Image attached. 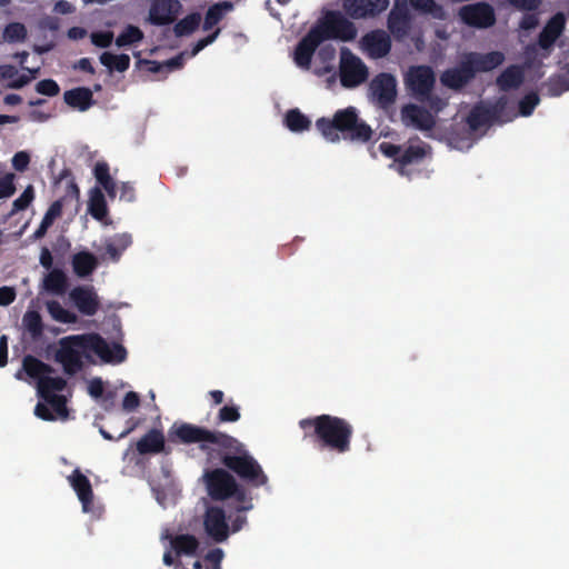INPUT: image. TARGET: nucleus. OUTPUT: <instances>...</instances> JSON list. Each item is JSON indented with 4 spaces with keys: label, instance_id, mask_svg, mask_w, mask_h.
I'll return each mask as SVG.
<instances>
[{
    "label": "nucleus",
    "instance_id": "37",
    "mask_svg": "<svg viewBox=\"0 0 569 569\" xmlns=\"http://www.w3.org/2000/svg\"><path fill=\"white\" fill-rule=\"evenodd\" d=\"M171 545L178 555L193 556L199 548V541L193 535H177Z\"/></svg>",
    "mask_w": 569,
    "mask_h": 569
},
{
    "label": "nucleus",
    "instance_id": "58",
    "mask_svg": "<svg viewBox=\"0 0 569 569\" xmlns=\"http://www.w3.org/2000/svg\"><path fill=\"white\" fill-rule=\"evenodd\" d=\"M88 392L92 398H101L104 392V386L101 378H93L88 386Z\"/></svg>",
    "mask_w": 569,
    "mask_h": 569
},
{
    "label": "nucleus",
    "instance_id": "9",
    "mask_svg": "<svg viewBox=\"0 0 569 569\" xmlns=\"http://www.w3.org/2000/svg\"><path fill=\"white\" fill-rule=\"evenodd\" d=\"M458 17L463 24L476 29H488L497 21L493 7L483 1L460 7Z\"/></svg>",
    "mask_w": 569,
    "mask_h": 569
},
{
    "label": "nucleus",
    "instance_id": "12",
    "mask_svg": "<svg viewBox=\"0 0 569 569\" xmlns=\"http://www.w3.org/2000/svg\"><path fill=\"white\" fill-rule=\"evenodd\" d=\"M405 81L413 97L423 99V97L430 96V91H432L436 82V76L429 66H415L408 70Z\"/></svg>",
    "mask_w": 569,
    "mask_h": 569
},
{
    "label": "nucleus",
    "instance_id": "18",
    "mask_svg": "<svg viewBox=\"0 0 569 569\" xmlns=\"http://www.w3.org/2000/svg\"><path fill=\"white\" fill-rule=\"evenodd\" d=\"M401 120L406 126H413L421 131H429L436 126L435 117L430 111L412 103L402 107Z\"/></svg>",
    "mask_w": 569,
    "mask_h": 569
},
{
    "label": "nucleus",
    "instance_id": "27",
    "mask_svg": "<svg viewBox=\"0 0 569 569\" xmlns=\"http://www.w3.org/2000/svg\"><path fill=\"white\" fill-rule=\"evenodd\" d=\"M525 79L523 70L518 64L507 67L497 78L496 83L501 91L519 88Z\"/></svg>",
    "mask_w": 569,
    "mask_h": 569
},
{
    "label": "nucleus",
    "instance_id": "46",
    "mask_svg": "<svg viewBox=\"0 0 569 569\" xmlns=\"http://www.w3.org/2000/svg\"><path fill=\"white\" fill-rule=\"evenodd\" d=\"M540 98L538 93L530 92L527 93L520 101H519V110L518 114L522 117H529L532 114L535 108L539 104Z\"/></svg>",
    "mask_w": 569,
    "mask_h": 569
},
{
    "label": "nucleus",
    "instance_id": "63",
    "mask_svg": "<svg viewBox=\"0 0 569 569\" xmlns=\"http://www.w3.org/2000/svg\"><path fill=\"white\" fill-rule=\"evenodd\" d=\"M230 498H233L239 503H244L251 500L244 487L238 482L237 488L232 491V496Z\"/></svg>",
    "mask_w": 569,
    "mask_h": 569
},
{
    "label": "nucleus",
    "instance_id": "40",
    "mask_svg": "<svg viewBox=\"0 0 569 569\" xmlns=\"http://www.w3.org/2000/svg\"><path fill=\"white\" fill-rule=\"evenodd\" d=\"M22 323L32 339L37 340L43 335V322L38 311L28 310L23 315Z\"/></svg>",
    "mask_w": 569,
    "mask_h": 569
},
{
    "label": "nucleus",
    "instance_id": "59",
    "mask_svg": "<svg viewBox=\"0 0 569 569\" xmlns=\"http://www.w3.org/2000/svg\"><path fill=\"white\" fill-rule=\"evenodd\" d=\"M34 415L46 421H52L56 419L53 413L51 412L50 408L48 407V403L38 402L34 408Z\"/></svg>",
    "mask_w": 569,
    "mask_h": 569
},
{
    "label": "nucleus",
    "instance_id": "7",
    "mask_svg": "<svg viewBox=\"0 0 569 569\" xmlns=\"http://www.w3.org/2000/svg\"><path fill=\"white\" fill-rule=\"evenodd\" d=\"M379 150L385 157L393 159L401 174L407 166L420 163L431 154V147L418 136L410 138L405 149L401 146L383 141L379 144Z\"/></svg>",
    "mask_w": 569,
    "mask_h": 569
},
{
    "label": "nucleus",
    "instance_id": "45",
    "mask_svg": "<svg viewBox=\"0 0 569 569\" xmlns=\"http://www.w3.org/2000/svg\"><path fill=\"white\" fill-rule=\"evenodd\" d=\"M34 199V189L31 184H29L21 196L17 198L12 203V209L9 212V216L12 217L17 214L20 211L26 210L33 201Z\"/></svg>",
    "mask_w": 569,
    "mask_h": 569
},
{
    "label": "nucleus",
    "instance_id": "62",
    "mask_svg": "<svg viewBox=\"0 0 569 569\" xmlns=\"http://www.w3.org/2000/svg\"><path fill=\"white\" fill-rule=\"evenodd\" d=\"M223 558V551L220 548H214L206 555L204 559L213 565V569H220V563Z\"/></svg>",
    "mask_w": 569,
    "mask_h": 569
},
{
    "label": "nucleus",
    "instance_id": "44",
    "mask_svg": "<svg viewBox=\"0 0 569 569\" xmlns=\"http://www.w3.org/2000/svg\"><path fill=\"white\" fill-rule=\"evenodd\" d=\"M3 38L8 42H22L27 38V28L21 22H11L4 28Z\"/></svg>",
    "mask_w": 569,
    "mask_h": 569
},
{
    "label": "nucleus",
    "instance_id": "54",
    "mask_svg": "<svg viewBox=\"0 0 569 569\" xmlns=\"http://www.w3.org/2000/svg\"><path fill=\"white\" fill-rule=\"evenodd\" d=\"M29 162L30 156L26 151H19L12 158V166L17 171H24Z\"/></svg>",
    "mask_w": 569,
    "mask_h": 569
},
{
    "label": "nucleus",
    "instance_id": "26",
    "mask_svg": "<svg viewBox=\"0 0 569 569\" xmlns=\"http://www.w3.org/2000/svg\"><path fill=\"white\" fill-rule=\"evenodd\" d=\"M132 244V237L128 232L116 233L104 240L106 254L117 262L122 253Z\"/></svg>",
    "mask_w": 569,
    "mask_h": 569
},
{
    "label": "nucleus",
    "instance_id": "56",
    "mask_svg": "<svg viewBox=\"0 0 569 569\" xmlns=\"http://www.w3.org/2000/svg\"><path fill=\"white\" fill-rule=\"evenodd\" d=\"M419 100L426 101L428 103L429 108L431 110H433L435 112L441 111L447 106V102L442 98L432 94V91H430V96L423 97V99H419Z\"/></svg>",
    "mask_w": 569,
    "mask_h": 569
},
{
    "label": "nucleus",
    "instance_id": "8",
    "mask_svg": "<svg viewBox=\"0 0 569 569\" xmlns=\"http://www.w3.org/2000/svg\"><path fill=\"white\" fill-rule=\"evenodd\" d=\"M339 76L342 87L356 88L368 79L369 71L359 57L353 54L348 48H342L340 52Z\"/></svg>",
    "mask_w": 569,
    "mask_h": 569
},
{
    "label": "nucleus",
    "instance_id": "57",
    "mask_svg": "<svg viewBox=\"0 0 569 569\" xmlns=\"http://www.w3.org/2000/svg\"><path fill=\"white\" fill-rule=\"evenodd\" d=\"M538 23H539L538 16H537V13H535V11H532L530 13H526L522 16V18L519 22V27L522 30H532L538 26Z\"/></svg>",
    "mask_w": 569,
    "mask_h": 569
},
{
    "label": "nucleus",
    "instance_id": "35",
    "mask_svg": "<svg viewBox=\"0 0 569 569\" xmlns=\"http://www.w3.org/2000/svg\"><path fill=\"white\" fill-rule=\"evenodd\" d=\"M88 211L96 219L101 221L108 214L106 198L100 188L96 187L90 190Z\"/></svg>",
    "mask_w": 569,
    "mask_h": 569
},
{
    "label": "nucleus",
    "instance_id": "28",
    "mask_svg": "<svg viewBox=\"0 0 569 569\" xmlns=\"http://www.w3.org/2000/svg\"><path fill=\"white\" fill-rule=\"evenodd\" d=\"M496 123L490 112L489 106L479 102L472 107L467 116V124L471 131H477L482 127Z\"/></svg>",
    "mask_w": 569,
    "mask_h": 569
},
{
    "label": "nucleus",
    "instance_id": "23",
    "mask_svg": "<svg viewBox=\"0 0 569 569\" xmlns=\"http://www.w3.org/2000/svg\"><path fill=\"white\" fill-rule=\"evenodd\" d=\"M467 56L476 73L491 71L505 61V54L500 51L487 53L469 52Z\"/></svg>",
    "mask_w": 569,
    "mask_h": 569
},
{
    "label": "nucleus",
    "instance_id": "15",
    "mask_svg": "<svg viewBox=\"0 0 569 569\" xmlns=\"http://www.w3.org/2000/svg\"><path fill=\"white\" fill-rule=\"evenodd\" d=\"M206 535L214 542L221 543L229 537V526L226 513L220 507H209L203 516Z\"/></svg>",
    "mask_w": 569,
    "mask_h": 569
},
{
    "label": "nucleus",
    "instance_id": "11",
    "mask_svg": "<svg viewBox=\"0 0 569 569\" xmlns=\"http://www.w3.org/2000/svg\"><path fill=\"white\" fill-rule=\"evenodd\" d=\"M369 96L378 107L387 109L396 101V78L386 72L377 74L369 83Z\"/></svg>",
    "mask_w": 569,
    "mask_h": 569
},
{
    "label": "nucleus",
    "instance_id": "25",
    "mask_svg": "<svg viewBox=\"0 0 569 569\" xmlns=\"http://www.w3.org/2000/svg\"><path fill=\"white\" fill-rule=\"evenodd\" d=\"M64 102L79 111H87L94 104L92 91L87 87H78L63 93Z\"/></svg>",
    "mask_w": 569,
    "mask_h": 569
},
{
    "label": "nucleus",
    "instance_id": "16",
    "mask_svg": "<svg viewBox=\"0 0 569 569\" xmlns=\"http://www.w3.org/2000/svg\"><path fill=\"white\" fill-rule=\"evenodd\" d=\"M69 297L78 311L83 316L92 317L100 308L99 298L91 286L74 287L70 291Z\"/></svg>",
    "mask_w": 569,
    "mask_h": 569
},
{
    "label": "nucleus",
    "instance_id": "2",
    "mask_svg": "<svg viewBox=\"0 0 569 569\" xmlns=\"http://www.w3.org/2000/svg\"><path fill=\"white\" fill-rule=\"evenodd\" d=\"M88 351L94 352L106 363H121L127 359L126 348L112 342L109 345L98 333L73 335L61 338L54 353V361L62 366L66 375L73 376L83 368Z\"/></svg>",
    "mask_w": 569,
    "mask_h": 569
},
{
    "label": "nucleus",
    "instance_id": "14",
    "mask_svg": "<svg viewBox=\"0 0 569 569\" xmlns=\"http://www.w3.org/2000/svg\"><path fill=\"white\" fill-rule=\"evenodd\" d=\"M475 77V69L466 53L456 67L449 68L441 73L440 81L449 89L460 90Z\"/></svg>",
    "mask_w": 569,
    "mask_h": 569
},
{
    "label": "nucleus",
    "instance_id": "55",
    "mask_svg": "<svg viewBox=\"0 0 569 569\" xmlns=\"http://www.w3.org/2000/svg\"><path fill=\"white\" fill-rule=\"evenodd\" d=\"M139 405H140V398L137 392L129 391L126 393L123 401H122L123 410L133 411L139 407Z\"/></svg>",
    "mask_w": 569,
    "mask_h": 569
},
{
    "label": "nucleus",
    "instance_id": "41",
    "mask_svg": "<svg viewBox=\"0 0 569 569\" xmlns=\"http://www.w3.org/2000/svg\"><path fill=\"white\" fill-rule=\"evenodd\" d=\"M100 62L110 70L114 69L118 72H124L130 67V57L126 53L113 54L103 52L100 56Z\"/></svg>",
    "mask_w": 569,
    "mask_h": 569
},
{
    "label": "nucleus",
    "instance_id": "29",
    "mask_svg": "<svg viewBox=\"0 0 569 569\" xmlns=\"http://www.w3.org/2000/svg\"><path fill=\"white\" fill-rule=\"evenodd\" d=\"M388 29L397 37L402 38L410 30V17L406 9L392 10L388 17Z\"/></svg>",
    "mask_w": 569,
    "mask_h": 569
},
{
    "label": "nucleus",
    "instance_id": "34",
    "mask_svg": "<svg viewBox=\"0 0 569 569\" xmlns=\"http://www.w3.org/2000/svg\"><path fill=\"white\" fill-rule=\"evenodd\" d=\"M62 208L63 204L61 200H56L50 204L42 218L40 226L32 234L34 240L41 239L46 236L48 229L53 224L54 220L61 217Z\"/></svg>",
    "mask_w": 569,
    "mask_h": 569
},
{
    "label": "nucleus",
    "instance_id": "21",
    "mask_svg": "<svg viewBox=\"0 0 569 569\" xmlns=\"http://www.w3.org/2000/svg\"><path fill=\"white\" fill-rule=\"evenodd\" d=\"M68 481L72 489L76 491L78 499L82 505L84 512L91 510L93 501V491L90 480L79 469H74L68 477Z\"/></svg>",
    "mask_w": 569,
    "mask_h": 569
},
{
    "label": "nucleus",
    "instance_id": "17",
    "mask_svg": "<svg viewBox=\"0 0 569 569\" xmlns=\"http://www.w3.org/2000/svg\"><path fill=\"white\" fill-rule=\"evenodd\" d=\"M361 44L368 56L373 59L383 58L391 50V39L389 34L381 29L366 33L361 39Z\"/></svg>",
    "mask_w": 569,
    "mask_h": 569
},
{
    "label": "nucleus",
    "instance_id": "38",
    "mask_svg": "<svg viewBox=\"0 0 569 569\" xmlns=\"http://www.w3.org/2000/svg\"><path fill=\"white\" fill-rule=\"evenodd\" d=\"M46 308L51 318L57 322L76 323L78 321V316L74 312L64 309L57 300L47 301Z\"/></svg>",
    "mask_w": 569,
    "mask_h": 569
},
{
    "label": "nucleus",
    "instance_id": "36",
    "mask_svg": "<svg viewBox=\"0 0 569 569\" xmlns=\"http://www.w3.org/2000/svg\"><path fill=\"white\" fill-rule=\"evenodd\" d=\"M93 174L99 184L106 190L110 198H114L117 186L109 172V164L106 161H98L93 168Z\"/></svg>",
    "mask_w": 569,
    "mask_h": 569
},
{
    "label": "nucleus",
    "instance_id": "42",
    "mask_svg": "<svg viewBox=\"0 0 569 569\" xmlns=\"http://www.w3.org/2000/svg\"><path fill=\"white\" fill-rule=\"evenodd\" d=\"M200 22H201L200 13H198V12L190 13V14L186 16L184 18H182L181 20H179L174 24V27H173L174 34L177 37L189 36L198 29Z\"/></svg>",
    "mask_w": 569,
    "mask_h": 569
},
{
    "label": "nucleus",
    "instance_id": "51",
    "mask_svg": "<svg viewBox=\"0 0 569 569\" xmlns=\"http://www.w3.org/2000/svg\"><path fill=\"white\" fill-rule=\"evenodd\" d=\"M506 2L519 11L527 12L537 11L541 6V0H506Z\"/></svg>",
    "mask_w": 569,
    "mask_h": 569
},
{
    "label": "nucleus",
    "instance_id": "19",
    "mask_svg": "<svg viewBox=\"0 0 569 569\" xmlns=\"http://www.w3.org/2000/svg\"><path fill=\"white\" fill-rule=\"evenodd\" d=\"M180 8L178 0H153L149 10V21L153 26L170 24Z\"/></svg>",
    "mask_w": 569,
    "mask_h": 569
},
{
    "label": "nucleus",
    "instance_id": "20",
    "mask_svg": "<svg viewBox=\"0 0 569 569\" xmlns=\"http://www.w3.org/2000/svg\"><path fill=\"white\" fill-rule=\"evenodd\" d=\"M565 26L566 17L562 12L552 16L538 36V46L543 50H550L562 34Z\"/></svg>",
    "mask_w": 569,
    "mask_h": 569
},
{
    "label": "nucleus",
    "instance_id": "47",
    "mask_svg": "<svg viewBox=\"0 0 569 569\" xmlns=\"http://www.w3.org/2000/svg\"><path fill=\"white\" fill-rule=\"evenodd\" d=\"M16 174L13 172H3L0 176V200L12 197L16 193Z\"/></svg>",
    "mask_w": 569,
    "mask_h": 569
},
{
    "label": "nucleus",
    "instance_id": "39",
    "mask_svg": "<svg viewBox=\"0 0 569 569\" xmlns=\"http://www.w3.org/2000/svg\"><path fill=\"white\" fill-rule=\"evenodd\" d=\"M284 123L289 130L293 132H301L308 130L311 121L299 109H291L286 113Z\"/></svg>",
    "mask_w": 569,
    "mask_h": 569
},
{
    "label": "nucleus",
    "instance_id": "24",
    "mask_svg": "<svg viewBox=\"0 0 569 569\" xmlns=\"http://www.w3.org/2000/svg\"><path fill=\"white\" fill-rule=\"evenodd\" d=\"M137 451L140 455L147 453H160L169 451L166 450L164 436L161 430L151 429L149 430L138 442Z\"/></svg>",
    "mask_w": 569,
    "mask_h": 569
},
{
    "label": "nucleus",
    "instance_id": "22",
    "mask_svg": "<svg viewBox=\"0 0 569 569\" xmlns=\"http://www.w3.org/2000/svg\"><path fill=\"white\" fill-rule=\"evenodd\" d=\"M321 42L316 38L315 33L310 30L308 33L298 42L295 49V62L298 67L309 69L311 59Z\"/></svg>",
    "mask_w": 569,
    "mask_h": 569
},
{
    "label": "nucleus",
    "instance_id": "32",
    "mask_svg": "<svg viewBox=\"0 0 569 569\" xmlns=\"http://www.w3.org/2000/svg\"><path fill=\"white\" fill-rule=\"evenodd\" d=\"M495 122L506 123L517 118L518 113L513 107H509V100L506 96L499 97L495 103L489 106Z\"/></svg>",
    "mask_w": 569,
    "mask_h": 569
},
{
    "label": "nucleus",
    "instance_id": "53",
    "mask_svg": "<svg viewBox=\"0 0 569 569\" xmlns=\"http://www.w3.org/2000/svg\"><path fill=\"white\" fill-rule=\"evenodd\" d=\"M220 33V28L216 29L212 33L197 41V43L192 48V56L198 54L201 50H203L207 46L211 44Z\"/></svg>",
    "mask_w": 569,
    "mask_h": 569
},
{
    "label": "nucleus",
    "instance_id": "3",
    "mask_svg": "<svg viewBox=\"0 0 569 569\" xmlns=\"http://www.w3.org/2000/svg\"><path fill=\"white\" fill-rule=\"evenodd\" d=\"M299 426L305 431L303 438L320 451L343 455L351 450L353 426L341 417L320 415L300 420Z\"/></svg>",
    "mask_w": 569,
    "mask_h": 569
},
{
    "label": "nucleus",
    "instance_id": "60",
    "mask_svg": "<svg viewBox=\"0 0 569 569\" xmlns=\"http://www.w3.org/2000/svg\"><path fill=\"white\" fill-rule=\"evenodd\" d=\"M120 199L132 202L136 200V189L131 182H122L120 190Z\"/></svg>",
    "mask_w": 569,
    "mask_h": 569
},
{
    "label": "nucleus",
    "instance_id": "48",
    "mask_svg": "<svg viewBox=\"0 0 569 569\" xmlns=\"http://www.w3.org/2000/svg\"><path fill=\"white\" fill-rule=\"evenodd\" d=\"M53 411L62 419L68 418V408H67V399L63 396L56 395L50 396L48 399L44 400Z\"/></svg>",
    "mask_w": 569,
    "mask_h": 569
},
{
    "label": "nucleus",
    "instance_id": "31",
    "mask_svg": "<svg viewBox=\"0 0 569 569\" xmlns=\"http://www.w3.org/2000/svg\"><path fill=\"white\" fill-rule=\"evenodd\" d=\"M68 288V278L61 269H52L42 281V289L54 295H63Z\"/></svg>",
    "mask_w": 569,
    "mask_h": 569
},
{
    "label": "nucleus",
    "instance_id": "13",
    "mask_svg": "<svg viewBox=\"0 0 569 569\" xmlns=\"http://www.w3.org/2000/svg\"><path fill=\"white\" fill-rule=\"evenodd\" d=\"M389 6V0H342V9L351 19L376 18Z\"/></svg>",
    "mask_w": 569,
    "mask_h": 569
},
{
    "label": "nucleus",
    "instance_id": "6",
    "mask_svg": "<svg viewBox=\"0 0 569 569\" xmlns=\"http://www.w3.org/2000/svg\"><path fill=\"white\" fill-rule=\"evenodd\" d=\"M310 31L322 43L326 40L349 42L356 39L357 28L340 11H328Z\"/></svg>",
    "mask_w": 569,
    "mask_h": 569
},
{
    "label": "nucleus",
    "instance_id": "49",
    "mask_svg": "<svg viewBox=\"0 0 569 569\" xmlns=\"http://www.w3.org/2000/svg\"><path fill=\"white\" fill-rule=\"evenodd\" d=\"M36 91L42 96L54 97L59 94L60 87L53 79H43L36 84Z\"/></svg>",
    "mask_w": 569,
    "mask_h": 569
},
{
    "label": "nucleus",
    "instance_id": "52",
    "mask_svg": "<svg viewBox=\"0 0 569 569\" xmlns=\"http://www.w3.org/2000/svg\"><path fill=\"white\" fill-rule=\"evenodd\" d=\"M91 42L99 48H108L111 46L113 40V33L111 31H97L91 33Z\"/></svg>",
    "mask_w": 569,
    "mask_h": 569
},
{
    "label": "nucleus",
    "instance_id": "1",
    "mask_svg": "<svg viewBox=\"0 0 569 569\" xmlns=\"http://www.w3.org/2000/svg\"><path fill=\"white\" fill-rule=\"evenodd\" d=\"M169 440L182 445L199 443L210 460L214 459L217 453L220 462L250 487H263L269 481L261 465L246 446L228 433L182 422L170 428Z\"/></svg>",
    "mask_w": 569,
    "mask_h": 569
},
{
    "label": "nucleus",
    "instance_id": "4",
    "mask_svg": "<svg viewBox=\"0 0 569 569\" xmlns=\"http://www.w3.org/2000/svg\"><path fill=\"white\" fill-rule=\"evenodd\" d=\"M316 127L329 142L343 139L367 143L373 136L371 127L359 117L357 108L351 106L337 110L331 119L319 118Z\"/></svg>",
    "mask_w": 569,
    "mask_h": 569
},
{
    "label": "nucleus",
    "instance_id": "30",
    "mask_svg": "<svg viewBox=\"0 0 569 569\" xmlns=\"http://www.w3.org/2000/svg\"><path fill=\"white\" fill-rule=\"evenodd\" d=\"M98 266V260L93 253L80 251L72 257V268L78 277L90 276Z\"/></svg>",
    "mask_w": 569,
    "mask_h": 569
},
{
    "label": "nucleus",
    "instance_id": "5",
    "mask_svg": "<svg viewBox=\"0 0 569 569\" xmlns=\"http://www.w3.org/2000/svg\"><path fill=\"white\" fill-rule=\"evenodd\" d=\"M53 372H56V369L52 366L32 355H26L22 359V368L14 377L18 380H24L26 375L30 379L36 380L38 395L46 400L50 396H56V392L64 390L67 387V380L62 377H50Z\"/></svg>",
    "mask_w": 569,
    "mask_h": 569
},
{
    "label": "nucleus",
    "instance_id": "43",
    "mask_svg": "<svg viewBox=\"0 0 569 569\" xmlns=\"http://www.w3.org/2000/svg\"><path fill=\"white\" fill-rule=\"evenodd\" d=\"M143 39V32L136 26H127L117 37L116 44L121 48L137 43Z\"/></svg>",
    "mask_w": 569,
    "mask_h": 569
},
{
    "label": "nucleus",
    "instance_id": "10",
    "mask_svg": "<svg viewBox=\"0 0 569 569\" xmlns=\"http://www.w3.org/2000/svg\"><path fill=\"white\" fill-rule=\"evenodd\" d=\"M204 478L208 493L213 500L229 499L237 488V480L228 469L216 468L207 471Z\"/></svg>",
    "mask_w": 569,
    "mask_h": 569
},
{
    "label": "nucleus",
    "instance_id": "33",
    "mask_svg": "<svg viewBox=\"0 0 569 569\" xmlns=\"http://www.w3.org/2000/svg\"><path fill=\"white\" fill-rule=\"evenodd\" d=\"M233 9V4L230 1H221L210 6L206 12L202 28L204 31L211 30L218 24L227 12Z\"/></svg>",
    "mask_w": 569,
    "mask_h": 569
},
{
    "label": "nucleus",
    "instance_id": "64",
    "mask_svg": "<svg viewBox=\"0 0 569 569\" xmlns=\"http://www.w3.org/2000/svg\"><path fill=\"white\" fill-rule=\"evenodd\" d=\"M552 84L553 87H558L557 89L552 88L553 93L557 96L565 91H569V77L560 76Z\"/></svg>",
    "mask_w": 569,
    "mask_h": 569
},
{
    "label": "nucleus",
    "instance_id": "50",
    "mask_svg": "<svg viewBox=\"0 0 569 569\" xmlns=\"http://www.w3.org/2000/svg\"><path fill=\"white\" fill-rule=\"evenodd\" d=\"M218 422L219 423H227V422H236L240 419V412L239 407L231 405V406H223L218 413Z\"/></svg>",
    "mask_w": 569,
    "mask_h": 569
},
{
    "label": "nucleus",
    "instance_id": "61",
    "mask_svg": "<svg viewBox=\"0 0 569 569\" xmlns=\"http://www.w3.org/2000/svg\"><path fill=\"white\" fill-rule=\"evenodd\" d=\"M16 299V291L11 287H1L0 288V306H9Z\"/></svg>",
    "mask_w": 569,
    "mask_h": 569
}]
</instances>
